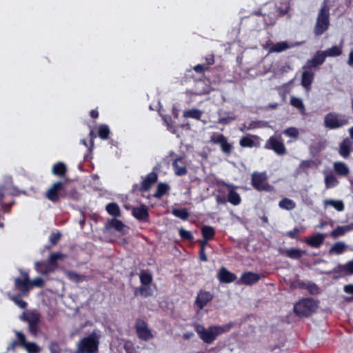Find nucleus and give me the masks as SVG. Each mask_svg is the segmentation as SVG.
Here are the masks:
<instances>
[{
  "mask_svg": "<svg viewBox=\"0 0 353 353\" xmlns=\"http://www.w3.org/2000/svg\"><path fill=\"white\" fill-rule=\"evenodd\" d=\"M230 326L225 325H211L206 329L201 324L194 325V330L198 334L199 338L205 343H212L221 334L228 332Z\"/></svg>",
  "mask_w": 353,
  "mask_h": 353,
  "instance_id": "nucleus-1",
  "label": "nucleus"
},
{
  "mask_svg": "<svg viewBox=\"0 0 353 353\" xmlns=\"http://www.w3.org/2000/svg\"><path fill=\"white\" fill-rule=\"evenodd\" d=\"M159 168L154 167L152 171L148 173L145 176H141L142 181L140 184H133L130 193L132 194H138L139 192L144 193L150 190L152 185L154 184L158 180V171Z\"/></svg>",
  "mask_w": 353,
  "mask_h": 353,
  "instance_id": "nucleus-2",
  "label": "nucleus"
},
{
  "mask_svg": "<svg viewBox=\"0 0 353 353\" xmlns=\"http://www.w3.org/2000/svg\"><path fill=\"white\" fill-rule=\"evenodd\" d=\"M318 307L317 303L312 298H304L294 305V312L299 317H309Z\"/></svg>",
  "mask_w": 353,
  "mask_h": 353,
  "instance_id": "nucleus-3",
  "label": "nucleus"
},
{
  "mask_svg": "<svg viewBox=\"0 0 353 353\" xmlns=\"http://www.w3.org/2000/svg\"><path fill=\"white\" fill-rule=\"evenodd\" d=\"M330 26V8L327 5L321 7L316 19L314 32L315 35L323 34Z\"/></svg>",
  "mask_w": 353,
  "mask_h": 353,
  "instance_id": "nucleus-4",
  "label": "nucleus"
},
{
  "mask_svg": "<svg viewBox=\"0 0 353 353\" xmlns=\"http://www.w3.org/2000/svg\"><path fill=\"white\" fill-rule=\"evenodd\" d=\"M350 118L346 114L329 112L324 117V125L331 130L338 129L349 123Z\"/></svg>",
  "mask_w": 353,
  "mask_h": 353,
  "instance_id": "nucleus-5",
  "label": "nucleus"
},
{
  "mask_svg": "<svg viewBox=\"0 0 353 353\" xmlns=\"http://www.w3.org/2000/svg\"><path fill=\"white\" fill-rule=\"evenodd\" d=\"M99 341L94 335H89L81 339L76 353H95L98 351Z\"/></svg>",
  "mask_w": 353,
  "mask_h": 353,
  "instance_id": "nucleus-6",
  "label": "nucleus"
},
{
  "mask_svg": "<svg viewBox=\"0 0 353 353\" xmlns=\"http://www.w3.org/2000/svg\"><path fill=\"white\" fill-rule=\"evenodd\" d=\"M268 176L265 172H254L251 175V184L257 191L272 192L273 186L268 182Z\"/></svg>",
  "mask_w": 353,
  "mask_h": 353,
  "instance_id": "nucleus-7",
  "label": "nucleus"
},
{
  "mask_svg": "<svg viewBox=\"0 0 353 353\" xmlns=\"http://www.w3.org/2000/svg\"><path fill=\"white\" fill-rule=\"evenodd\" d=\"M264 148L274 151L279 156H283L287 153V149L281 136H271L267 140Z\"/></svg>",
  "mask_w": 353,
  "mask_h": 353,
  "instance_id": "nucleus-8",
  "label": "nucleus"
},
{
  "mask_svg": "<svg viewBox=\"0 0 353 353\" xmlns=\"http://www.w3.org/2000/svg\"><path fill=\"white\" fill-rule=\"evenodd\" d=\"M21 319L28 323V332L34 337H37L39 332V324L40 322V314L31 312L28 314H23Z\"/></svg>",
  "mask_w": 353,
  "mask_h": 353,
  "instance_id": "nucleus-9",
  "label": "nucleus"
},
{
  "mask_svg": "<svg viewBox=\"0 0 353 353\" xmlns=\"http://www.w3.org/2000/svg\"><path fill=\"white\" fill-rule=\"evenodd\" d=\"M169 156L173 158L172 168L176 176H184L188 173L187 161L184 155L178 156L174 151L169 152Z\"/></svg>",
  "mask_w": 353,
  "mask_h": 353,
  "instance_id": "nucleus-10",
  "label": "nucleus"
},
{
  "mask_svg": "<svg viewBox=\"0 0 353 353\" xmlns=\"http://www.w3.org/2000/svg\"><path fill=\"white\" fill-rule=\"evenodd\" d=\"M65 196L64 184L61 181L54 183L46 192V197L52 203L58 202L61 198H63Z\"/></svg>",
  "mask_w": 353,
  "mask_h": 353,
  "instance_id": "nucleus-11",
  "label": "nucleus"
},
{
  "mask_svg": "<svg viewBox=\"0 0 353 353\" xmlns=\"http://www.w3.org/2000/svg\"><path fill=\"white\" fill-rule=\"evenodd\" d=\"M22 278L14 279V289L19 291L20 295H27L30 289V279L26 272L21 270Z\"/></svg>",
  "mask_w": 353,
  "mask_h": 353,
  "instance_id": "nucleus-12",
  "label": "nucleus"
},
{
  "mask_svg": "<svg viewBox=\"0 0 353 353\" xmlns=\"http://www.w3.org/2000/svg\"><path fill=\"white\" fill-rule=\"evenodd\" d=\"M210 142L219 145L221 151L227 155L230 154L232 151V145L228 141L227 137L223 134L213 133L210 137Z\"/></svg>",
  "mask_w": 353,
  "mask_h": 353,
  "instance_id": "nucleus-13",
  "label": "nucleus"
},
{
  "mask_svg": "<svg viewBox=\"0 0 353 353\" xmlns=\"http://www.w3.org/2000/svg\"><path fill=\"white\" fill-rule=\"evenodd\" d=\"M211 90V85L208 80L198 79L194 81V85L190 92L193 95L201 96L209 94Z\"/></svg>",
  "mask_w": 353,
  "mask_h": 353,
  "instance_id": "nucleus-14",
  "label": "nucleus"
},
{
  "mask_svg": "<svg viewBox=\"0 0 353 353\" xmlns=\"http://www.w3.org/2000/svg\"><path fill=\"white\" fill-rule=\"evenodd\" d=\"M132 215L139 222L148 223L150 221L149 209L145 204L132 208Z\"/></svg>",
  "mask_w": 353,
  "mask_h": 353,
  "instance_id": "nucleus-15",
  "label": "nucleus"
},
{
  "mask_svg": "<svg viewBox=\"0 0 353 353\" xmlns=\"http://www.w3.org/2000/svg\"><path fill=\"white\" fill-rule=\"evenodd\" d=\"M135 329L136 333L140 339L149 341L153 338L151 330L148 327V325L145 321L138 319L136 322Z\"/></svg>",
  "mask_w": 353,
  "mask_h": 353,
  "instance_id": "nucleus-16",
  "label": "nucleus"
},
{
  "mask_svg": "<svg viewBox=\"0 0 353 353\" xmlns=\"http://www.w3.org/2000/svg\"><path fill=\"white\" fill-rule=\"evenodd\" d=\"M325 60V57L323 52L318 50L311 59L307 61L306 63L303 67V70L312 69V68H317L322 65Z\"/></svg>",
  "mask_w": 353,
  "mask_h": 353,
  "instance_id": "nucleus-17",
  "label": "nucleus"
},
{
  "mask_svg": "<svg viewBox=\"0 0 353 353\" xmlns=\"http://www.w3.org/2000/svg\"><path fill=\"white\" fill-rule=\"evenodd\" d=\"M213 298L210 292L201 290L196 296L195 304L199 310L203 309Z\"/></svg>",
  "mask_w": 353,
  "mask_h": 353,
  "instance_id": "nucleus-18",
  "label": "nucleus"
},
{
  "mask_svg": "<svg viewBox=\"0 0 353 353\" xmlns=\"http://www.w3.org/2000/svg\"><path fill=\"white\" fill-rule=\"evenodd\" d=\"M353 141L349 137H346L339 144V154L347 159L350 157L351 152L352 151Z\"/></svg>",
  "mask_w": 353,
  "mask_h": 353,
  "instance_id": "nucleus-19",
  "label": "nucleus"
},
{
  "mask_svg": "<svg viewBox=\"0 0 353 353\" xmlns=\"http://www.w3.org/2000/svg\"><path fill=\"white\" fill-rule=\"evenodd\" d=\"M262 277L261 274L252 272H245L241 274V281L245 285H253L256 283Z\"/></svg>",
  "mask_w": 353,
  "mask_h": 353,
  "instance_id": "nucleus-20",
  "label": "nucleus"
},
{
  "mask_svg": "<svg viewBox=\"0 0 353 353\" xmlns=\"http://www.w3.org/2000/svg\"><path fill=\"white\" fill-rule=\"evenodd\" d=\"M279 251L280 254H281L282 256H285L294 260H298L301 259L303 254L305 253V251L294 248H291L289 249L280 248Z\"/></svg>",
  "mask_w": 353,
  "mask_h": 353,
  "instance_id": "nucleus-21",
  "label": "nucleus"
},
{
  "mask_svg": "<svg viewBox=\"0 0 353 353\" xmlns=\"http://www.w3.org/2000/svg\"><path fill=\"white\" fill-rule=\"evenodd\" d=\"M218 279L221 283H230L236 279V275L223 267L218 273Z\"/></svg>",
  "mask_w": 353,
  "mask_h": 353,
  "instance_id": "nucleus-22",
  "label": "nucleus"
},
{
  "mask_svg": "<svg viewBox=\"0 0 353 353\" xmlns=\"http://www.w3.org/2000/svg\"><path fill=\"white\" fill-rule=\"evenodd\" d=\"M325 238V234L318 233L306 239L305 242L312 248H318L323 243Z\"/></svg>",
  "mask_w": 353,
  "mask_h": 353,
  "instance_id": "nucleus-23",
  "label": "nucleus"
},
{
  "mask_svg": "<svg viewBox=\"0 0 353 353\" xmlns=\"http://www.w3.org/2000/svg\"><path fill=\"white\" fill-rule=\"evenodd\" d=\"M314 72L310 69L303 70L301 75V85L305 88L309 89L314 78Z\"/></svg>",
  "mask_w": 353,
  "mask_h": 353,
  "instance_id": "nucleus-24",
  "label": "nucleus"
},
{
  "mask_svg": "<svg viewBox=\"0 0 353 353\" xmlns=\"http://www.w3.org/2000/svg\"><path fill=\"white\" fill-rule=\"evenodd\" d=\"M193 70L199 74H204L206 71L209 70L205 66L203 63L197 64L192 69L187 70L184 76V81H187L190 79H193Z\"/></svg>",
  "mask_w": 353,
  "mask_h": 353,
  "instance_id": "nucleus-25",
  "label": "nucleus"
},
{
  "mask_svg": "<svg viewBox=\"0 0 353 353\" xmlns=\"http://www.w3.org/2000/svg\"><path fill=\"white\" fill-rule=\"evenodd\" d=\"M351 230H353V223L346 225L337 226L331 232L330 236L334 239H336L341 236H343L346 232Z\"/></svg>",
  "mask_w": 353,
  "mask_h": 353,
  "instance_id": "nucleus-26",
  "label": "nucleus"
},
{
  "mask_svg": "<svg viewBox=\"0 0 353 353\" xmlns=\"http://www.w3.org/2000/svg\"><path fill=\"white\" fill-rule=\"evenodd\" d=\"M333 168L335 173L339 176H346L350 174V169L344 162H334Z\"/></svg>",
  "mask_w": 353,
  "mask_h": 353,
  "instance_id": "nucleus-27",
  "label": "nucleus"
},
{
  "mask_svg": "<svg viewBox=\"0 0 353 353\" xmlns=\"http://www.w3.org/2000/svg\"><path fill=\"white\" fill-rule=\"evenodd\" d=\"M34 266L36 271L42 274H47L54 272L53 268H51L50 265H49L48 261H37L34 264Z\"/></svg>",
  "mask_w": 353,
  "mask_h": 353,
  "instance_id": "nucleus-28",
  "label": "nucleus"
},
{
  "mask_svg": "<svg viewBox=\"0 0 353 353\" xmlns=\"http://www.w3.org/2000/svg\"><path fill=\"white\" fill-rule=\"evenodd\" d=\"M106 227L108 228H112L117 232L124 233V229L126 226L121 220L112 219L108 221Z\"/></svg>",
  "mask_w": 353,
  "mask_h": 353,
  "instance_id": "nucleus-29",
  "label": "nucleus"
},
{
  "mask_svg": "<svg viewBox=\"0 0 353 353\" xmlns=\"http://www.w3.org/2000/svg\"><path fill=\"white\" fill-rule=\"evenodd\" d=\"M65 257V255L61 252H53L51 253L48 263L50 265L51 268H53V271H54L58 267V260H61Z\"/></svg>",
  "mask_w": 353,
  "mask_h": 353,
  "instance_id": "nucleus-30",
  "label": "nucleus"
},
{
  "mask_svg": "<svg viewBox=\"0 0 353 353\" xmlns=\"http://www.w3.org/2000/svg\"><path fill=\"white\" fill-rule=\"evenodd\" d=\"M52 171L53 174L59 177H63L67 172V168L63 163L57 162L53 165Z\"/></svg>",
  "mask_w": 353,
  "mask_h": 353,
  "instance_id": "nucleus-31",
  "label": "nucleus"
},
{
  "mask_svg": "<svg viewBox=\"0 0 353 353\" xmlns=\"http://www.w3.org/2000/svg\"><path fill=\"white\" fill-rule=\"evenodd\" d=\"M324 205L325 207L332 206L339 212H342L345 209L344 203L341 200L325 199Z\"/></svg>",
  "mask_w": 353,
  "mask_h": 353,
  "instance_id": "nucleus-32",
  "label": "nucleus"
},
{
  "mask_svg": "<svg viewBox=\"0 0 353 353\" xmlns=\"http://www.w3.org/2000/svg\"><path fill=\"white\" fill-rule=\"evenodd\" d=\"M105 210L107 212L112 216H121V210L119 205L117 203L112 202L108 203L105 207Z\"/></svg>",
  "mask_w": 353,
  "mask_h": 353,
  "instance_id": "nucleus-33",
  "label": "nucleus"
},
{
  "mask_svg": "<svg viewBox=\"0 0 353 353\" xmlns=\"http://www.w3.org/2000/svg\"><path fill=\"white\" fill-rule=\"evenodd\" d=\"M201 234L203 239L207 240H212L215 236V230L210 225H203L201 228Z\"/></svg>",
  "mask_w": 353,
  "mask_h": 353,
  "instance_id": "nucleus-34",
  "label": "nucleus"
},
{
  "mask_svg": "<svg viewBox=\"0 0 353 353\" xmlns=\"http://www.w3.org/2000/svg\"><path fill=\"white\" fill-rule=\"evenodd\" d=\"M170 190V186L165 183H159L157 187V190L153 194L156 199H161Z\"/></svg>",
  "mask_w": 353,
  "mask_h": 353,
  "instance_id": "nucleus-35",
  "label": "nucleus"
},
{
  "mask_svg": "<svg viewBox=\"0 0 353 353\" xmlns=\"http://www.w3.org/2000/svg\"><path fill=\"white\" fill-rule=\"evenodd\" d=\"M97 132L99 137L102 140L108 139L111 133L109 126L106 124L99 125Z\"/></svg>",
  "mask_w": 353,
  "mask_h": 353,
  "instance_id": "nucleus-36",
  "label": "nucleus"
},
{
  "mask_svg": "<svg viewBox=\"0 0 353 353\" xmlns=\"http://www.w3.org/2000/svg\"><path fill=\"white\" fill-rule=\"evenodd\" d=\"M134 295H140L142 297L146 298L152 295V291L149 285H142L135 290Z\"/></svg>",
  "mask_w": 353,
  "mask_h": 353,
  "instance_id": "nucleus-37",
  "label": "nucleus"
},
{
  "mask_svg": "<svg viewBox=\"0 0 353 353\" xmlns=\"http://www.w3.org/2000/svg\"><path fill=\"white\" fill-rule=\"evenodd\" d=\"M228 201L234 205H238L241 203V199L238 192L231 189L228 194Z\"/></svg>",
  "mask_w": 353,
  "mask_h": 353,
  "instance_id": "nucleus-38",
  "label": "nucleus"
},
{
  "mask_svg": "<svg viewBox=\"0 0 353 353\" xmlns=\"http://www.w3.org/2000/svg\"><path fill=\"white\" fill-rule=\"evenodd\" d=\"M279 206L286 210H292L296 207V203L288 198H283L279 202Z\"/></svg>",
  "mask_w": 353,
  "mask_h": 353,
  "instance_id": "nucleus-39",
  "label": "nucleus"
},
{
  "mask_svg": "<svg viewBox=\"0 0 353 353\" xmlns=\"http://www.w3.org/2000/svg\"><path fill=\"white\" fill-rule=\"evenodd\" d=\"M346 247V245L343 242H336L330 249L329 253L330 254H341L345 251Z\"/></svg>",
  "mask_w": 353,
  "mask_h": 353,
  "instance_id": "nucleus-40",
  "label": "nucleus"
},
{
  "mask_svg": "<svg viewBox=\"0 0 353 353\" xmlns=\"http://www.w3.org/2000/svg\"><path fill=\"white\" fill-rule=\"evenodd\" d=\"M203 114L201 110L196 108H192L183 112V116L186 118H192L196 120H200Z\"/></svg>",
  "mask_w": 353,
  "mask_h": 353,
  "instance_id": "nucleus-41",
  "label": "nucleus"
},
{
  "mask_svg": "<svg viewBox=\"0 0 353 353\" xmlns=\"http://www.w3.org/2000/svg\"><path fill=\"white\" fill-rule=\"evenodd\" d=\"M322 52L325 58L327 57H337L342 54V49L339 46H334Z\"/></svg>",
  "mask_w": 353,
  "mask_h": 353,
  "instance_id": "nucleus-42",
  "label": "nucleus"
},
{
  "mask_svg": "<svg viewBox=\"0 0 353 353\" xmlns=\"http://www.w3.org/2000/svg\"><path fill=\"white\" fill-rule=\"evenodd\" d=\"M172 214L183 221L188 220L190 216L186 208H174L172 210Z\"/></svg>",
  "mask_w": 353,
  "mask_h": 353,
  "instance_id": "nucleus-43",
  "label": "nucleus"
},
{
  "mask_svg": "<svg viewBox=\"0 0 353 353\" xmlns=\"http://www.w3.org/2000/svg\"><path fill=\"white\" fill-rule=\"evenodd\" d=\"M290 48V46L285 41L278 42L271 47L270 52H281Z\"/></svg>",
  "mask_w": 353,
  "mask_h": 353,
  "instance_id": "nucleus-44",
  "label": "nucleus"
},
{
  "mask_svg": "<svg viewBox=\"0 0 353 353\" xmlns=\"http://www.w3.org/2000/svg\"><path fill=\"white\" fill-rule=\"evenodd\" d=\"M290 104L297 108L301 112H304L305 110V105L303 101L300 98L292 97L290 99Z\"/></svg>",
  "mask_w": 353,
  "mask_h": 353,
  "instance_id": "nucleus-45",
  "label": "nucleus"
},
{
  "mask_svg": "<svg viewBox=\"0 0 353 353\" xmlns=\"http://www.w3.org/2000/svg\"><path fill=\"white\" fill-rule=\"evenodd\" d=\"M325 183L326 188H331L336 186L339 184V181L333 174H329L325 177Z\"/></svg>",
  "mask_w": 353,
  "mask_h": 353,
  "instance_id": "nucleus-46",
  "label": "nucleus"
},
{
  "mask_svg": "<svg viewBox=\"0 0 353 353\" xmlns=\"http://www.w3.org/2000/svg\"><path fill=\"white\" fill-rule=\"evenodd\" d=\"M23 348L28 353H39L41 351L40 347L34 342H27Z\"/></svg>",
  "mask_w": 353,
  "mask_h": 353,
  "instance_id": "nucleus-47",
  "label": "nucleus"
},
{
  "mask_svg": "<svg viewBox=\"0 0 353 353\" xmlns=\"http://www.w3.org/2000/svg\"><path fill=\"white\" fill-rule=\"evenodd\" d=\"M22 296L23 295L18 294L16 296H10V299L20 308L25 309L27 307L28 303L21 299Z\"/></svg>",
  "mask_w": 353,
  "mask_h": 353,
  "instance_id": "nucleus-48",
  "label": "nucleus"
},
{
  "mask_svg": "<svg viewBox=\"0 0 353 353\" xmlns=\"http://www.w3.org/2000/svg\"><path fill=\"white\" fill-rule=\"evenodd\" d=\"M341 272H344L347 275L353 274V259L348 261L344 265L339 266Z\"/></svg>",
  "mask_w": 353,
  "mask_h": 353,
  "instance_id": "nucleus-49",
  "label": "nucleus"
},
{
  "mask_svg": "<svg viewBox=\"0 0 353 353\" xmlns=\"http://www.w3.org/2000/svg\"><path fill=\"white\" fill-rule=\"evenodd\" d=\"M140 281L143 285H149L152 281L151 274L146 272H141L140 274Z\"/></svg>",
  "mask_w": 353,
  "mask_h": 353,
  "instance_id": "nucleus-50",
  "label": "nucleus"
},
{
  "mask_svg": "<svg viewBox=\"0 0 353 353\" xmlns=\"http://www.w3.org/2000/svg\"><path fill=\"white\" fill-rule=\"evenodd\" d=\"M239 144L243 148H253L254 141L250 137L245 136L241 139Z\"/></svg>",
  "mask_w": 353,
  "mask_h": 353,
  "instance_id": "nucleus-51",
  "label": "nucleus"
},
{
  "mask_svg": "<svg viewBox=\"0 0 353 353\" xmlns=\"http://www.w3.org/2000/svg\"><path fill=\"white\" fill-rule=\"evenodd\" d=\"M305 289L307 290L308 292L312 295H316L320 293V289L318 285L313 282L307 283Z\"/></svg>",
  "mask_w": 353,
  "mask_h": 353,
  "instance_id": "nucleus-52",
  "label": "nucleus"
},
{
  "mask_svg": "<svg viewBox=\"0 0 353 353\" xmlns=\"http://www.w3.org/2000/svg\"><path fill=\"white\" fill-rule=\"evenodd\" d=\"M179 236L182 240L192 241L194 239L192 234L183 228L179 230Z\"/></svg>",
  "mask_w": 353,
  "mask_h": 353,
  "instance_id": "nucleus-53",
  "label": "nucleus"
},
{
  "mask_svg": "<svg viewBox=\"0 0 353 353\" xmlns=\"http://www.w3.org/2000/svg\"><path fill=\"white\" fill-rule=\"evenodd\" d=\"M14 332L17 336V342L18 344H19V346L23 347L26 343L28 342L26 341V336L21 332L17 330H14Z\"/></svg>",
  "mask_w": 353,
  "mask_h": 353,
  "instance_id": "nucleus-54",
  "label": "nucleus"
},
{
  "mask_svg": "<svg viewBox=\"0 0 353 353\" xmlns=\"http://www.w3.org/2000/svg\"><path fill=\"white\" fill-rule=\"evenodd\" d=\"M67 277L74 282L79 283L81 281V276L77 272L72 270L67 271L65 272Z\"/></svg>",
  "mask_w": 353,
  "mask_h": 353,
  "instance_id": "nucleus-55",
  "label": "nucleus"
},
{
  "mask_svg": "<svg viewBox=\"0 0 353 353\" xmlns=\"http://www.w3.org/2000/svg\"><path fill=\"white\" fill-rule=\"evenodd\" d=\"M284 134L289 137L296 138L299 136V131L294 127H289L284 130Z\"/></svg>",
  "mask_w": 353,
  "mask_h": 353,
  "instance_id": "nucleus-56",
  "label": "nucleus"
},
{
  "mask_svg": "<svg viewBox=\"0 0 353 353\" xmlns=\"http://www.w3.org/2000/svg\"><path fill=\"white\" fill-rule=\"evenodd\" d=\"M202 60L205 61V62L202 63L206 66L208 70H210V65L214 63V55L213 54H210L204 58H202Z\"/></svg>",
  "mask_w": 353,
  "mask_h": 353,
  "instance_id": "nucleus-57",
  "label": "nucleus"
},
{
  "mask_svg": "<svg viewBox=\"0 0 353 353\" xmlns=\"http://www.w3.org/2000/svg\"><path fill=\"white\" fill-rule=\"evenodd\" d=\"M301 230L299 228H294L293 230L288 231L286 236L292 239H297L299 237Z\"/></svg>",
  "mask_w": 353,
  "mask_h": 353,
  "instance_id": "nucleus-58",
  "label": "nucleus"
},
{
  "mask_svg": "<svg viewBox=\"0 0 353 353\" xmlns=\"http://www.w3.org/2000/svg\"><path fill=\"white\" fill-rule=\"evenodd\" d=\"M219 192H222V194H217L215 196L216 201L218 204H225L228 201V197H225V195L224 194V192L221 191V190H218Z\"/></svg>",
  "mask_w": 353,
  "mask_h": 353,
  "instance_id": "nucleus-59",
  "label": "nucleus"
},
{
  "mask_svg": "<svg viewBox=\"0 0 353 353\" xmlns=\"http://www.w3.org/2000/svg\"><path fill=\"white\" fill-rule=\"evenodd\" d=\"M44 284L43 279L41 277L35 278L33 280H30V289L34 287H43Z\"/></svg>",
  "mask_w": 353,
  "mask_h": 353,
  "instance_id": "nucleus-60",
  "label": "nucleus"
},
{
  "mask_svg": "<svg viewBox=\"0 0 353 353\" xmlns=\"http://www.w3.org/2000/svg\"><path fill=\"white\" fill-rule=\"evenodd\" d=\"M61 236V234L59 232H53L50 236V241L52 245H56L58 241H59L60 238Z\"/></svg>",
  "mask_w": 353,
  "mask_h": 353,
  "instance_id": "nucleus-61",
  "label": "nucleus"
},
{
  "mask_svg": "<svg viewBox=\"0 0 353 353\" xmlns=\"http://www.w3.org/2000/svg\"><path fill=\"white\" fill-rule=\"evenodd\" d=\"M9 194L14 196H18L21 194H26V192L20 190L16 187H12L9 190Z\"/></svg>",
  "mask_w": 353,
  "mask_h": 353,
  "instance_id": "nucleus-62",
  "label": "nucleus"
},
{
  "mask_svg": "<svg viewBox=\"0 0 353 353\" xmlns=\"http://www.w3.org/2000/svg\"><path fill=\"white\" fill-rule=\"evenodd\" d=\"M306 285H307V283H305V281H303L302 280L295 281L293 283V286L295 288H299V289H305Z\"/></svg>",
  "mask_w": 353,
  "mask_h": 353,
  "instance_id": "nucleus-63",
  "label": "nucleus"
},
{
  "mask_svg": "<svg viewBox=\"0 0 353 353\" xmlns=\"http://www.w3.org/2000/svg\"><path fill=\"white\" fill-rule=\"evenodd\" d=\"M51 353H61V349L57 343H52L50 345Z\"/></svg>",
  "mask_w": 353,
  "mask_h": 353,
  "instance_id": "nucleus-64",
  "label": "nucleus"
}]
</instances>
